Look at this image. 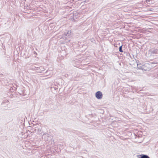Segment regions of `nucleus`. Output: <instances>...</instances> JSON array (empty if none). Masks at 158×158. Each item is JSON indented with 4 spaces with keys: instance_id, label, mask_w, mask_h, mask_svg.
Wrapping results in <instances>:
<instances>
[{
    "instance_id": "obj_1",
    "label": "nucleus",
    "mask_w": 158,
    "mask_h": 158,
    "mask_svg": "<svg viewBox=\"0 0 158 158\" xmlns=\"http://www.w3.org/2000/svg\"><path fill=\"white\" fill-rule=\"evenodd\" d=\"M96 98L98 99H102L103 97L102 92L100 91L97 92L95 95Z\"/></svg>"
},
{
    "instance_id": "obj_2",
    "label": "nucleus",
    "mask_w": 158,
    "mask_h": 158,
    "mask_svg": "<svg viewBox=\"0 0 158 158\" xmlns=\"http://www.w3.org/2000/svg\"><path fill=\"white\" fill-rule=\"evenodd\" d=\"M37 132L39 134L42 135V138H44L45 139V140H46L47 139V138L46 139V138H45V136H47L48 134L46 133H43V132L42 131L41 128H39Z\"/></svg>"
},
{
    "instance_id": "obj_3",
    "label": "nucleus",
    "mask_w": 158,
    "mask_h": 158,
    "mask_svg": "<svg viewBox=\"0 0 158 158\" xmlns=\"http://www.w3.org/2000/svg\"><path fill=\"white\" fill-rule=\"evenodd\" d=\"M149 52L150 53L151 55H152L155 53L158 54V50L157 49H151L149 51Z\"/></svg>"
},
{
    "instance_id": "obj_4",
    "label": "nucleus",
    "mask_w": 158,
    "mask_h": 158,
    "mask_svg": "<svg viewBox=\"0 0 158 158\" xmlns=\"http://www.w3.org/2000/svg\"><path fill=\"white\" fill-rule=\"evenodd\" d=\"M149 66V65L148 64H146L144 65H143L142 67L141 68V69L143 70H144L145 71L147 70H149V69H147L146 68H145V67H148Z\"/></svg>"
},
{
    "instance_id": "obj_5",
    "label": "nucleus",
    "mask_w": 158,
    "mask_h": 158,
    "mask_svg": "<svg viewBox=\"0 0 158 158\" xmlns=\"http://www.w3.org/2000/svg\"><path fill=\"white\" fill-rule=\"evenodd\" d=\"M71 32L70 31H67L66 33H65V35H66V36H69L71 34Z\"/></svg>"
},
{
    "instance_id": "obj_6",
    "label": "nucleus",
    "mask_w": 158,
    "mask_h": 158,
    "mask_svg": "<svg viewBox=\"0 0 158 158\" xmlns=\"http://www.w3.org/2000/svg\"><path fill=\"white\" fill-rule=\"evenodd\" d=\"M141 158H150L147 155H142Z\"/></svg>"
},
{
    "instance_id": "obj_7",
    "label": "nucleus",
    "mask_w": 158,
    "mask_h": 158,
    "mask_svg": "<svg viewBox=\"0 0 158 158\" xmlns=\"http://www.w3.org/2000/svg\"><path fill=\"white\" fill-rule=\"evenodd\" d=\"M146 1L147 3L149 4H150L152 2L151 0H146Z\"/></svg>"
},
{
    "instance_id": "obj_8",
    "label": "nucleus",
    "mask_w": 158,
    "mask_h": 158,
    "mask_svg": "<svg viewBox=\"0 0 158 158\" xmlns=\"http://www.w3.org/2000/svg\"><path fill=\"white\" fill-rule=\"evenodd\" d=\"M119 51L121 52H123V51L122 49V46H120L119 48Z\"/></svg>"
},
{
    "instance_id": "obj_9",
    "label": "nucleus",
    "mask_w": 158,
    "mask_h": 158,
    "mask_svg": "<svg viewBox=\"0 0 158 158\" xmlns=\"http://www.w3.org/2000/svg\"><path fill=\"white\" fill-rule=\"evenodd\" d=\"M3 104V102L2 103V104Z\"/></svg>"
}]
</instances>
